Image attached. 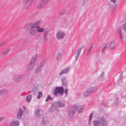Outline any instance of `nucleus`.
I'll return each mask as SVG.
<instances>
[{"mask_svg":"<svg viewBox=\"0 0 126 126\" xmlns=\"http://www.w3.org/2000/svg\"><path fill=\"white\" fill-rule=\"evenodd\" d=\"M93 44H92V45L91 46V47H90L89 48H91V49L93 47Z\"/></svg>","mask_w":126,"mask_h":126,"instance_id":"obj_51","label":"nucleus"},{"mask_svg":"<svg viewBox=\"0 0 126 126\" xmlns=\"http://www.w3.org/2000/svg\"><path fill=\"white\" fill-rule=\"evenodd\" d=\"M23 2L24 3H27L26 5V8L30 7L32 5V0H23Z\"/></svg>","mask_w":126,"mask_h":126,"instance_id":"obj_9","label":"nucleus"},{"mask_svg":"<svg viewBox=\"0 0 126 126\" xmlns=\"http://www.w3.org/2000/svg\"><path fill=\"white\" fill-rule=\"evenodd\" d=\"M19 125V123L18 121H11L10 124V126H18Z\"/></svg>","mask_w":126,"mask_h":126,"instance_id":"obj_16","label":"nucleus"},{"mask_svg":"<svg viewBox=\"0 0 126 126\" xmlns=\"http://www.w3.org/2000/svg\"><path fill=\"white\" fill-rule=\"evenodd\" d=\"M79 57V56H78L76 55L75 56V60L76 61H77L78 60Z\"/></svg>","mask_w":126,"mask_h":126,"instance_id":"obj_47","label":"nucleus"},{"mask_svg":"<svg viewBox=\"0 0 126 126\" xmlns=\"http://www.w3.org/2000/svg\"><path fill=\"white\" fill-rule=\"evenodd\" d=\"M93 116V113H91L90 114L89 118V125H90V124L91 121Z\"/></svg>","mask_w":126,"mask_h":126,"instance_id":"obj_32","label":"nucleus"},{"mask_svg":"<svg viewBox=\"0 0 126 126\" xmlns=\"http://www.w3.org/2000/svg\"><path fill=\"white\" fill-rule=\"evenodd\" d=\"M20 75L21 79H23L24 77L25 76V75L24 74H22Z\"/></svg>","mask_w":126,"mask_h":126,"instance_id":"obj_44","label":"nucleus"},{"mask_svg":"<svg viewBox=\"0 0 126 126\" xmlns=\"http://www.w3.org/2000/svg\"><path fill=\"white\" fill-rule=\"evenodd\" d=\"M17 75L18 76L19 80L20 79H21L20 76L19 75Z\"/></svg>","mask_w":126,"mask_h":126,"instance_id":"obj_49","label":"nucleus"},{"mask_svg":"<svg viewBox=\"0 0 126 126\" xmlns=\"http://www.w3.org/2000/svg\"><path fill=\"white\" fill-rule=\"evenodd\" d=\"M87 2L86 0H84L83 3V5H84Z\"/></svg>","mask_w":126,"mask_h":126,"instance_id":"obj_46","label":"nucleus"},{"mask_svg":"<svg viewBox=\"0 0 126 126\" xmlns=\"http://www.w3.org/2000/svg\"><path fill=\"white\" fill-rule=\"evenodd\" d=\"M68 89H66L65 90L64 92L66 95H67L68 94Z\"/></svg>","mask_w":126,"mask_h":126,"instance_id":"obj_42","label":"nucleus"},{"mask_svg":"<svg viewBox=\"0 0 126 126\" xmlns=\"http://www.w3.org/2000/svg\"><path fill=\"white\" fill-rule=\"evenodd\" d=\"M1 93V94L2 95H4L7 94V91L6 90H3L1 91H0Z\"/></svg>","mask_w":126,"mask_h":126,"instance_id":"obj_31","label":"nucleus"},{"mask_svg":"<svg viewBox=\"0 0 126 126\" xmlns=\"http://www.w3.org/2000/svg\"><path fill=\"white\" fill-rule=\"evenodd\" d=\"M65 104L61 101H59L57 102H54L52 104V107L48 110L49 111H53L57 110L58 107H64Z\"/></svg>","mask_w":126,"mask_h":126,"instance_id":"obj_3","label":"nucleus"},{"mask_svg":"<svg viewBox=\"0 0 126 126\" xmlns=\"http://www.w3.org/2000/svg\"><path fill=\"white\" fill-rule=\"evenodd\" d=\"M38 85L37 84H35L33 88L32 89V91H36L37 90V87Z\"/></svg>","mask_w":126,"mask_h":126,"instance_id":"obj_33","label":"nucleus"},{"mask_svg":"<svg viewBox=\"0 0 126 126\" xmlns=\"http://www.w3.org/2000/svg\"><path fill=\"white\" fill-rule=\"evenodd\" d=\"M104 72H103L100 76V78L102 79L104 77Z\"/></svg>","mask_w":126,"mask_h":126,"instance_id":"obj_40","label":"nucleus"},{"mask_svg":"<svg viewBox=\"0 0 126 126\" xmlns=\"http://www.w3.org/2000/svg\"><path fill=\"white\" fill-rule=\"evenodd\" d=\"M51 0H41L37 5V8L40 9L44 6Z\"/></svg>","mask_w":126,"mask_h":126,"instance_id":"obj_5","label":"nucleus"},{"mask_svg":"<svg viewBox=\"0 0 126 126\" xmlns=\"http://www.w3.org/2000/svg\"><path fill=\"white\" fill-rule=\"evenodd\" d=\"M49 122V121L48 119V118L47 117H45L43 118L42 121V123L44 125H46L48 124Z\"/></svg>","mask_w":126,"mask_h":126,"instance_id":"obj_18","label":"nucleus"},{"mask_svg":"<svg viewBox=\"0 0 126 126\" xmlns=\"http://www.w3.org/2000/svg\"><path fill=\"white\" fill-rule=\"evenodd\" d=\"M62 54L61 53H59L57 55L56 58L57 60H59L61 59L62 57Z\"/></svg>","mask_w":126,"mask_h":126,"instance_id":"obj_30","label":"nucleus"},{"mask_svg":"<svg viewBox=\"0 0 126 126\" xmlns=\"http://www.w3.org/2000/svg\"><path fill=\"white\" fill-rule=\"evenodd\" d=\"M34 66L29 63L27 66V69L29 71L31 70L32 69Z\"/></svg>","mask_w":126,"mask_h":126,"instance_id":"obj_26","label":"nucleus"},{"mask_svg":"<svg viewBox=\"0 0 126 126\" xmlns=\"http://www.w3.org/2000/svg\"><path fill=\"white\" fill-rule=\"evenodd\" d=\"M90 94L89 93V92L88 91V90H86L83 93V95L84 97H85L88 96Z\"/></svg>","mask_w":126,"mask_h":126,"instance_id":"obj_27","label":"nucleus"},{"mask_svg":"<svg viewBox=\"0 0 126 126\" xmlns=\"http://www.w3.org/2000/svg\"><path fill=\"white\" fill-rule=\"evenodd\" d=\"M84 47L83 46H82L80 47L79 48L77 51L76 52V53H77L76 56H79L81 50L84 48Z\"/></svg>","mask_w":126,"mask_h":126,"instance_id":"obj_22","label":"nucleus"},{"mask_svg":"<svg viewBox=\"0 0 126 126\" xmlns=\"http://www.w3.org/2000/svg\"><path fill=\"white\" fill-rule=\"evenodd\" d=\"M40 110L39 109H35L34 110V112L36 117H37L38 118H39L41 116L40 114L39 113Z\"/></svg>","mask_w":126,"mask_h":126,"instance_id":"obj_17","label":"nucleus"},{"mask_svg":"<svg viewBox=\"0 0 126 126\" xmlns=\"http://www.w3.org/2000/svg\"><path fill=\"white\" fill-rule=\"evenodd\" d=\"M70 68L69 67H67L64 68L61 71L59 74V75L60 76L63 75V74H66L68 73Z\"/></svg>","mask_w":126,"mask_h":126,"instance_id":"obj_8","label":"nucleus"},{"mask_svg":"<svg viewBox=\"0 0 126 126\" xmlns=\"http://www.w3.org/2000/svg\"><path fill=\"white\" fill-rule=\"evenodd\" d=\"M39 21H36V22H35L34 23H29V24H28L29 25L30 24H32L35 27H36L37 26V25H38V24L39 23Z\"/></svg>","mask_w":126,"mask_h":126,"instance_id":"obj_35","label":"nucleus"},{"mask_svg":"<svg viewBox=\"0 0 126 126\" xmlns=\"http://www.w3.org/2000/svg\"><path fill=\"white\" fill-rule=\"evenodd\" d=\"M122 72H120V74L119 76V79L118 80V82H120L121 81V79L122 77Z\"/></svg>","mask_w":126,"mask_h":126,"instance_id":"obj_37","label":"nucleus"},{"mask_svg":"<svg viewBox=\"0 0 126 126\" xmlns=\"http://www.w3.org/2000/svg\"><path fill=\"white\" fill-rule=\"evenodd\" d=\"M117 32L119 34L120 42H123V35L122 32L121 31L120 28H118L117 29Z\"/></svg>","mask_w":126,"mask_h":126,"instance_id":"obj_10","label":"nucleus"},{"mask_svg":"<svg viewBox=\"0 0 126 126\" xmlns=\"http://www.w3.org/2000/svg\"><path fill=\"white\" fill-rule=\"evenodd\" d=\"M115 42L113 41L111 42L110 45V49H112L115 48Z\"/></svg>","mask_w":126,"mask_h":126,"instance_id":"obj_19","label":"nucleus"},{"mask_svg":"<svg viewBox=\"0 0 126 126\" xmlns=\"http://www.w3.org/2000/svg\"><path fill=\"white\" fill-rule=\"evenodd\" d=\"M44 65L43 64H42L37 67L35 71V73L36 74H38L40 72L44 67Z\"/></svg>","mask_w":126,"mask_h":126,"instance_id":"obj_14","label":"nucleus"},{"mask_svg":"<svg viewBox=\"0 0 126 126\" xmlns=\"http://www.w3.org/2000/svg\"><path fill=\"white\" fill-rule=\"evenodd\" d=\"M3 119V118L2 117H0V122Z\"/></svg>","mask_w":126,"mask_h":126,"instance_id":"obj_50","label":"nucleus"},{"mask_svg":"<svg viewBox=\"0 0 126 126\" xmlns=\"http://www.w3.org/2000/svg\"><path fill=\"white\" fill-rule=\"evenodd\" d=\"M43 42L44 43H46L48 41L47 37L46 36H43Z\"/></svg>","mask_w":126,"mask_h":126,"instance_id":"obj_34","label":"nucleus"},{"mask_svg":"<svg viewBox=\"0 0 126 126\" xmlns=\"http://www.w3.org/2000/svg\"><path fill=\"white\" fill-rule=\"evenodd\" d=\"M17 75L18 76L19 80L20 79H21L20 76L19 75Z\"/></svg>","mask_w":126,"mask_h":126,"instance_id":"obj_48","label":"nucleus"},{"mask_svg":"<svg viewBox=\"0 0 126 126\" xmlns=\"http://www.w3.org/2000/svg\"><path fill=\"white\" fill-rule=\"evenodd\" d=\"M25 28L27 30H30L29 34L30 36H33L36 35L37 28L34 27L33 25L27 24L25 26Z\"/></svg>","mask_w":126,"mask_h":126,"instance_id":"obj_2","label":"nucleus"},{"mask_svg":"<svg viewBox=\"0 0 126 126\" xmlns=\"http://www.w3.org/2000/svg\"><path fill=\"white\" fill-rule=\"evenodd\" d=\"M32 98V95L30 94L27 95L26 97V100L28 103L30 102Z\"/></svg>","mask_w":126,"mask_h":126,"instance_id":"obj_25","label":"nucleus"},{"mask_svg":"<svg viewBox=\"0 0 126 126\" xmlns=\"http://www.w3.org/2000/svg\"><path fill=\"white\" fill-rule=\"evenodd\" d=\"M93 124L94 126H98L100 125L99 122L97 120L94 121H93Z\"/></svg>","mask_w":126,"mask_h":126,"instance_id":"obj_29","label":"nucleus"},{"mask_svg":"<svg viewBox=\"0 0 126 126\" xmlns=\"http://www.w3.org/2000/svg\"><path fill=\"white\" fill-rule=\"evenodd\" d=\"M100 122L102 126H106L107 125L108 122L103 117L101 118Z\"/></svg>","mask_w":126,"mask_h":126,"instance_id":"obj_13","label":"nucleus"},{"mask_svg":"<svg viewBox=\"0 0 126 126\" xmlns=\"http://www.w3.org/2000/svg\"><path fill=\"white\" fill-rule=\"evenodd\" d=\"M97 89V87H91L89 88L88 90L89 93L90 94L94 92Z\"/></svg>","mask_w":126,"mask_h":126,"instance_id":"obj_15","label":"nucleus"},{"mask_svg":"<svg viewBox=\"0 0 126 126\" xmlns=\"http://www.w3.org/2000/svg\"><path fill=\"white\" fill-rule=\"evenodd\" d=\"M64 93V89L62 87H57L55 88L54 94L55 96H57L58 93H59L60 95H62Z\"/></svg>","mask_w":126,"mask_h":126,"instance_id":"obj_4","label":"nucleus"},{"mask_svg":"<svg viewBox=\"0 0 126 126\" xmlns=\"http://www.w3.org/2000/svg\"><path fill=\"white\" fill-rule=\"evenodd\" d=\"M87 0V1H88L89 0Z\"/></svg>","mask_w":126,"mask_h":126,"instance_id":"obj_53","label":"nucleus"},{"mask_svg":"<svg viewBox=\"0 0 126 126\" xmlns=\"http://www.w3.org/2000/svg\"><path fill=\"white\" fill-rule=\"evenodd\" d=\"M116 101H115L114 102V103L116 105H118V104L119 103L118 101V98H116Z\"/></svg>","mask_w":126,"mask_h":126,"instance_id":"obj_41","label":"nucleus"},{"mask_svg":"<svg viewBox=\"0 0 126 126\" xmlns=\"http://www.w3.org/2000/svg\"><path fill=\"white\" fill-rule=\"evenodd\" d=\"M37 57V54H35L33 56L32 58L31 59L30 62L29 63L34 65L35 62L36 58Z\"/></svg>","mask_w":126,"mask_h":126,"instance_id":"obj_12","label":"nucleus"},{"mask_svg":"<svg viewBox=\"0 0 126 126\" xmlns=\"http://www.w3.org/2000/svg\"><path fill=\"white\" fill-rule=\"evenodd\" d=\"M3 44L1 43V44H0V46H2V45H3Z\"/></svg>","mask_w":126,"mask_h":126,"instance_id":"obj_52","label":"nucleus"},{"mask_svg":"<svg viewBox=\"0 0 126 126\" xmlns=\"http://www.w3.org/2000/svg\"><path fill=\"white\" fill-rule=\"evenodd\" d=\"M61 79L63 85H66L67 84V80L65 77H62Z\"/></svg>","mask_w":126,"mask_h":126,"instance_id":"obj_24","label":"nucleus"},{"mask_svg":"<svg viewBox=\"0 0 126 126\" xmlns=\"http://www.w3.org/2000/svg\"><path fill=\"white\" fill-rule=\"evenodd\" d=\"M13 79L14 81L17 82H18L19 81L17 75H15L13 77Z\"/></svg>","mask_w":126,"mask_h":126,"instance_id":"obj_28","label":"nucleus"},{"mask_svg":"<svg viewBox=\"0 0 126 126\" xmlns=\"http://www.w3.org/2000/svg\"><path fill=\"white\" fill-rule=\"evenodd\" d=\"M20 75L21 79H23L24 77L25 76V75L24 74H22Z\"/></svg>","mask_w":126,"mask_h":126,"instance_id":"obj_45","label":"nucleus"},{"mask_svg":"<svg viewBox=\"0 0 126 126\" xmlns=\"http://www.w3.org/2000/svg\"><path fill=\"white\" fill-rule=\"evenodd\" d=\"M49 100L52 101L53 100V99L52 98L50 97L49 95H48L46 99V102H47Z\"/></svg>","mask_w":126,"mask_h":126,"instance_id":"obj_38","label":"nucleus"},{"mask_svg":"<svg viewBox=\"0 0 126 126\" xmlns=\"http://www.w3.org/2000/svg\"><path fill=\"white\" fill-rule=\"evenodd\" d=\"M50 32V30L49 29L47 28L45 29L43 33V36H47Z\"/></svg>","mask_w":126,"mask_h":126,"instance_id":"obj_20","label":"nucleus"},{"mask_svg":"<svg viewBox=\"0 0 126 126\" xmlns=\"http://www.w3.org/2000/svg\"><path fill=\"white\" fill-rule=\"evenodd\" d=\"M65 36L64 33L61 31L58 32L56 34V37L58 39H63Z\"/></svg>","mask_w":126,"mask_h":126,"instance_id":"obj_7","label":"nucleus"},{"mask_svg":"<svg viewBox=\"0 0 126 126\" xmlns=\"http://www.w3.org/2000/svg\"><path fill=\"white\" fill-rule=\"evenodd\" d=\"M9 49L7 48L4 50L2 52L3 55L4 56H6L9 52Z\"/></svg>","mask_w":126,"mask_h":126,"instance_id":"obj_21","label":"nucleus"},{"mask_svg":"<svg viewBox=\"0 0 126 126\" xmlns=\"http://www.w3.org/2000/svg\"><path fill=\"white\" fill-rule=\"evenodd\" d=\"M116 0H111V1L113 3V4L112 3H110V5L111 11H113L117 7L116 4L115 3Z\"/></svg>","mask_w":126,"mask_h":126,"instance_id":"obj_11","label":"nucleus"},{"mask_svg":"<svg viewBox=\"0 0 126 126\" xmlns=\"http://www.w3.org/2000/svg\"><path fill=\"white\" fill-rule=\"evenodd\" d=\"M91 49V48H89V49L87 51V52L86 54L87 55L89 54V52L90 51V50Z\"/></svg>","mask_w":126,"mask_h":126,"instance_id":"obj_43","label":"nucleus"},{"mask_svg":"<svg viewBox=\"0 0 126 126\" xmlns=\"http://www.w3.org/2000/svg\"><path fill=\"white\" fill-rule=\"evenodd\" d=\"M36 27L37 28V32H38L39 33H41L44 31V30L43 28H41L39 26H37Z\"/></svg>","mask_w":126,"mask_h":126,"instance_id":"obj_23","label":"nucleus"},{"mask_svg":"<svg viewBox=\"0 0 126 126\" xmlns=\"http://www.w3.org/2000/svg\"><path fill=\"white\" fill-rule=\"evenodd\" d=\"M42 93L41 92H39L38 93V95L37 96V98L38 99H39L40 98L42 97Z\"/></svg>","mask_w":126,"mask_h":126,"instance_id":"obj_36","label":"nucleus"},{"mask_svg":"<svg viewBox=\"0 0 126 126\" xmlns=\"http://www.w3.org/2000/svg\"><path fill=\"white\" fill-rule=\"evenodd\" d=\"M23 112L24 111L22 109L20 108L19 109L16 115L17 119L20 120L22 119Z\"/></svg>","mask_w":126,"mask_h":126,"instance_id":"obj_6","label":"nucleus"},{"mask_svg":"<svg viewBox=\"0 0 126 126\" xmlns=\"http://www.w3.org/2000/svg\"><path fill=\"white\" fill-rule=\"evenodd\" d=\"M83 108L82 107L73 106L71 108L68 110V116L69 119L73 117L76 110L79 112H81L83 111Z\"/></svg>","mask_w":126,"mask_h":126,"instance_id":"obj_1","label":"nucleus"},{"mask_svg":"<svg viewBox=\"0 0 126 126\" xmlns=\"http://www.w3.org/2000/svg\"><path fill=\"white\" fill-rule=\"evenodd\" d=\"M108 46V43H106L105 44V45L104 47H103L102 49V51L104 52L105 50L106 49Z\"/></svg>","mask_w":126,"mask_h":126,"instance_id":"obj_39","label":"nucleus"}]
</instances>
